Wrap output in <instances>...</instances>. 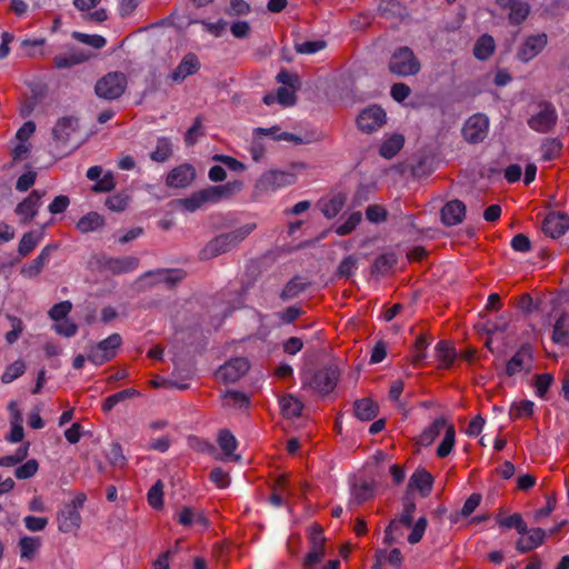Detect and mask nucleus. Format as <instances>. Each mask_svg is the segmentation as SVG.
Returning a JSON list of instances; mask_svg holds the SVG:
<instances>
[{"mask_svg": "<svg viewBox=\"0 0 569 569\" xmlns=\"http://www.w3.org/2000/svg\"><path fill=\"white\" fill-rule=\"evenodd\" d=\"M306 169L303 162L291 163L286 169H272L263 172L254 184V194H272L297 181L298 176Z\"/></svg>", "mask_w": 569, "mask_h": 569, "instance_id": "1", "label": "nucleus"}, {"mask_svg": "<svg viewBox=\"0 0 569 569\" xmlns=\"http://www.w3.org/2000/svg\"><path fill=\"white\" fill-rule=\"evenodd\" d=\"M241 189L242 183L239 181L228 182L222 186H211L191 194L188 198L178 200L177 206L184 211L193 212L207 202H217L240 191Z\"/></svg>", "mask_w": 569, "mask_h": 569, "instance_id": "2", "label": "nucleus"}, {"mask_svg": "<svg viewBox=\"0 0 569 569\" xmlns=\"http://www.w3.org/2000/svg\"><path fill=\"white\" fill-rule=\"evenodd\" d=\"M256 228L254 223H247L227 233L219 234L210 240L200 251L203 260L213 259L236 248Z\"/></svg>", "mask_w": 569, "mask_h": 569, "instance_id": "3", "label": "nucleus"}, {"mask_svg": "<svg viewBox=\"0 0 569 569\" xmlns=\"http://www.w3.org/2000/svg\"><path fill=\"white\" fill-rule=\"evenodd\" d=\"M87 497L83 492L76 493L58 512V529L62 533L77 532L82 523L80 510L82 509Z\"/></svg>", "mask_w": 569, "mask_h": 569, "instance_id": "4", "label": "nucleus"}, {"mask_svg": "<svg viewBox=\"0 0 569 569\" xmlns=\"http://www.w3.org/2000/svg\"><path fill=\"white\" fill-rule=\"evenodd\" d=\"M420 62L408 47L397 49L389 61V69L399 77L415 76L420 71Z\"/></svg>", "mask_w": 569, "mask_h": 569, "instance_id": "5", "label": "nucleus"}, {"mask_svg": "<svg viewBox=\"0 0 569 569\" xmlns=\"http://www.w3.org/2000/svg\"><path fill=\"white\" fill-rule=\"evenodd\" d=\"M339 375L338 368L330 366L318 370L310 378L305 376L302 383L303 387H309L319 393L327 395L337 386Z\"/></svg>", "mask_w": 569, "mask_h": 569, "instance_id": "6", "label": "nucleus"}, {"mask_svg": "<svg viewBox=\"0 0 569 569\" xmlns=\"http://www.w3.org/2000/svg\"><path fill=\"white\" fill-rule=\"evenodd\" d=\"M127 87V78L121 72H110L101 78L96 84V93L103 99L113 100L119 98Z\"/></svg>", "mask_w": 569, "mask_h": 569, "instance_id": "7", "label": "nucleus"}, {"mask_svg": "<svg viewBox=\"0 0 569 569\" xmlns=\"http://www.w3.org/2000/svg\"><path fill=\"white\" fill-rule=\"evenodd\" d=\"M121 342V336L112 333L90 349L88 359L94 365H102L114 358Z\"/></svg>", "mask_w": 569, "mask_h": 569, "instance_id": "8", "label": "nucleus"}, {"mask_svg": "<svg viewBox=\"0 0 569 569\" xmlns=\"http://www.w3.org/2000/svg\"><path fill=\"white\" fill-rule=\"evenodd\" d=\"M547 43L548 38L545 33L528 36L519 44L516 58L523 63H528L542 52Z\"/></svg>", "mask_w": 569, "mask_h": 569, "instance_id": "9", "label": "nucleus"}, {"mask_svg": "<svg viewBox=\"0 0 569 569\" xmlns=\"http://www.w3.org/2000/svg\"><path fill=\"white\" fill-rule=\"evenodd\" d=\"M387 120L386 111L376 104L365 108L357 118L358 128L366 133L380 129Z\"/></svg>", "mask_w": 569, "mask_h": 569, "instance_id": "10", "label": "nucleus"}, {"mask_svg": "<svg viewBox=\"0 0 569 569\" xmlns=\"http://www.w3.org/2000/svg\"><path fill=\"white\" fill-rule=\"evenodd\" d=\"M78 129V121L72 117H66L60 119L53 130V138L56 141L62 146H67L70 148H77L79 146V141L74 139Z\"/></svg>", "mask_w": 569, "mask_h": 569, "instance_id": "11", "label": "nucleus"}, {"mask_svg": "<svg viewBox=\"0 0 569 569\" xmlns=\"http://www.w3.org/2000/svg\"><path fill=\"white\" fill-rule=\"evenodd\" d=\"M489 120L485 114L477 113L471 116L462 128L463 138L470 143L482 141L488 133Z\"/></svg>", "mask_w": 569, "mask_h": 569, "instance_id": "12", "label": "nucleus"}, {"mask_svg": "<svg viewBox=\"0 0 569 569\" xmlns=\"http://www.w3.org/2000/svg\"><path fill=\"white\" fill-rule=\"evenodd\" d=\"M249 370V362L246 358L239 357L227 361L217 371V377L226 382L239 380Z\"/></svg>", "mask_w": 569, "mask_h": 569, "instance_id": "13", "label": "nucleus"}, {"mask_svg": "<svg viewBox=\"0 0 569 569\" xmlns=\"http://www.w3.org/2000/svg\"><path fill=\"white\" fill-rule=\"evenodd\" d=\"M43 191L33 190L17 208L16 213L20 217L22 222L31 221L42 206Z\"/></svg>", "mask_w": 569, "mask_h": 569, "instance_id": "14", "label": "nucleus"}, {"mask_svg": "<svg viewBox=\"0 0 569 569\" xmlns=\"http://www.w3.org/2000/svg\"><path fill=\"white\" fill-rule=\"evenodd\" d=\"M54 244L46 246L40 253L31 261L24 263L20 269V274L27 279L38 277L43 270L44 266L49 262L51 252L56 250Z\"/></svg>", "mask_w": 569, "mask_h": 569, "instance_id": "15", "label": "nucleus"}, {"mask_svg": "<svg viewBox=\"0 0 569 569\" xmlns=\"http://www.w3.org/2000/svg\"><path fill=\"white\" fill-rule=\"evenodd\" d=\"M557 121L556 109L551 104H541L539 111L529 119L531 129L540 132L549 131Z\"/></svg>", "mask_w": 569, "mask_h": 569, "instance_id": "16", "label": "nucleus"}, {"mask_svg": "<svg viewBox=\"0 0 569 569\" xmlns=\"http://www.w3.org/2000/svg\"><path fill=\"white\" fill-rule=\"evenodd\" d=\"M532 352L530 347H521L513 357L508 361L506 367V373L509 377H513L523 372H527L531 367Z\"/></svg>", "mask_w": 569, "mask_h": 569, "instance_id": "17", "label": "nucleus"}, {"mask_svg": "<svg viewBox=\"0 0 569 569\" xmlns=\"http://www.w3.org/2000/svg\"><path fill=\"white\" fill-rule=\"evenodd\" d=\"M138 264V258L127 256L120 258H107L102 261L101 267L104 271L112 274H123L136 270Z\"/></svg>", "mask_w": 569, "mask_h": 569, "instance_id": "18", "label": "nucleus"}, {"mask_svg": "<svg viewBox=\"0 0 569 569\" xmlns=\"http://www.w3.org/2000/svg\"><path fill=\"white\" fill-rule=\"evenodd\" d=\"M433 485V477L425 469H417L408 482V491L419 492L422 497L430 495Z\"/></svg>", "mask_w": 569, "mask_h": 569, "instance_id": "19", "label": "nucleus"}, {"mask_svg": "<svg viewBox=\"0 0 569 569\" xmlns=\"http://www.w3.org/2000/svg\"><path fill=\"white\" fill-rule=\"evenodd\" d=\"M569 228V217L565 213H549L543 222V231L551 238L562 236Z\"/></svg>", "mask_w": 569, "mask_h": 569, "instance_id": "20", "label": "nucleus"}, {"mask_svg": "<svg viewBox=\"0 0 569 569\" xmlns=\"http://www.w3.org/2000/svg\"><path fill=\"white\" fill-rule=\"evenodd\" d=\"M196 176V171L190 164H181L172 169L167 177V184L173 188H184L189 186Z\"/></svg>", "mask_w": 569, "mask_h": 569, "instance_id": "21", "label": "nucleus"}, {"mask_svg": "<svg viewBox=\"0 0 569 569\" xmlns=\"http://www.w3.org/2000/svg\"><path fill=\"white\" fill-rule=\"evenodd\" d=\"M200 68V62L196 54L189 53L183 57L178 67L170 73L173 82H182L187 77L194 74Z\"/></svg>", "mask_w": 569, "mask_h": 569, "instance_id": "22", "label": "nucleus"}, {"mask_svg": "<svg viewBox=\"0 0 569 569\" xmlns=\"http://www.w3.org/2000/svg\"><path fill=\"white\" fill-rule=\"evenodd\" d=\"M546 532L540 528L528 529L525 535L517 541L516 548L519 552L526 553L537 549L545 541Z\"/></svg>", "mask_w": 569, "mask_h": 569, "instance_id": "23", "label": "nucleus"}, {"mask_svg": "<svg viewBox=\"0 0 569 569\" xmlns=\"http://www.w3.org/2000/svg\"><path fill=\"white\" fill-rule=\"evenodd\" d=\"M89 51L80 49H69L67 52L57 54L53 59L54 66L58 69L70 68L81 62H84L90 58Z\"/></svg>", "mask_w": 569, "mask_h": 569, "instance_id": "24", "label": "nucleus"}, {"mask_svg": "<svg viewBox=\"0 0 569 569\" xmlns=\"http://www.w3.org/2000/svg\"><path fill=\"white\" fill-rule=\"evenodd\" d=\"M497 4L503 10H509V20L512 23H521L529 13V4L521 0H497Z\"/></svg>", "mask_w": 569, "mask_h": 569, "instance_id": "25", "label": "nucleus"}, {"mask_svg": "<svg viewBox=\"0 0 569 569\" xmlns=\"http://www.w3.org/2000/svg\"><path fill=\"white\" fill-rule=\"evenodd\" d=\"M465 214V204L459 200H452L442 208L441 220L446 226H456L463 220Z\"/></svg>", "mask_w": 569, "mask_h": 569, "instance_id": "26", "label": "nucleus"}, {"mask_svg": "<svg viewBox=\"0 0 569 569\" xmlns=\"http://www.w3.org/2000/svg\"><path fill=\"white\" fill-rule=\"evenodd\" d=\"M416 509L413 502H407L403 508V512L400 516L399 520H392L388 528L385 531V542L393 543L396 541V537L393 531L398 528L399 523H403L405 526H411L412 523V515Z\"/></svg>", "mask_w": 569, "mask_h": 569, "instance_id": "27", "label": "nucleus"}, {"mask_svg": "<svg viewBox=\"0 0 569 569\" xmlns=\"http://www.w3.org/2000/svg\"><path fill=\"white\" fill-rule=\"evenodd\" d=\"M218 443L226 459L233 461H239L241 459L240 455L234 453V450L238 447V441L229 430L223 429L219 432Z\"/></svg>", "mask_w": 569, "mask_h": 569, "instance_id": "28", "label": "nucleus"}, {"mask_svg": "<svg viewBox=\"0 0 569 569\" xmlns=\"http://www.w3.org/2000/svg\"><path fill=\"white\" fill-rule=\"evenodd\" d=\"M184 273L181 270H158L148 272L144 274L146 280H150L151 283H164L167 286H173L178 281L182 280Z\"/></svg>", "mask_w": 569, "mask_h": 569, "instance_id": "29", "label": "nucleus"}, {"mask_svg": "<svg viewBox=\"0 0 569 569\" xmlns=\"http://www.w3.org/2000/svg\"><path fill=\"white\" fill-rule=\"evenodd\" d=\"M450 425L443 418L435 420L429 427H427L419 436L418 443L420 446H430L435 439Z\"/></svg>", "mask_w": 569, "mask_h": 569, "instance_id": "30", "label": "nucleus"}, {"mask_svg": "<svg viewBox=\"0 0 569 569\" xmlns=\"http://www.w3.org/2000/svg\"><path fill=\"white\" fill-rule=\"evenodd\" d=\"M100 2L101 0H73L76 8L82 12H88L87 18L94 22H102L108 17L104 9H97L90 12V10L94 9Z\"/></svg>", "mask_w": 569, "mask_h": 569, "instance_id": "31", "label": "nucleus"}, {"mask_svg": "<svg viewBox=\"0 0 569 569\" xmlns=\"http://www.w3.org/2000/svg\"><path fill=\"white\" fill-rule=\"evenodd\" d=\"M405 138L400 133H392L383 140L380 147V154L386 159L393 158L403 147Z\"/></svg>", "mask_w": 569, "mask_h": 569, "instance_id": "32", "label": "nucleus"}, {"mask_svg": "<svg viewBox=\"0 0 569 569\" xmlns=\"http://www.w3.org/2000/svg\"><path fill=\"white\" fill-rule=\"evenodd\" d=\"M552 340L561 346H569V316L561 313L553 326Z\"/></svg>", "mask_w": 569, "mask_h": 569, "instance_id": "33", "label": "nucleus"}, {"mask_svg": "<svg viewBox=\"0 0 569 569\" xmlns=\"http://www.w3.org/2000/svg\"><path fill=\"white\" fill-rule=\"evenodd\" d=\"M355 415L362 421L372 420L378 415V405L369 398L360 399L355 402Z\"/></svg>", "mask_w": 569, "mask_h": 569, "instance_id": "34", "label": "nucleus"}, {"mask_svg": "<svg viewBox=\"0 0 569 569\" xmlns=\"http://www.w3.org/2000/svg\"><path fill=\"white\" fill-rule=\"evenodd\" d=\"M41 538L33 536H23L19 540L20 557L26 560H32L41 547Z\"/></svg>", "mask_w": 569, "mask_h": 569, "instance_id": "35", "label": "nucleus"}, {"mask_svg": "<svg viewBox=\"0 0 569 569\" xmlns=\"http://www.w3.org/2000/svg\"><path fill=\"white\" fill-rule=\"evenodd\" d=\"M43 233L41 231L26 232L18 244V253L21 257L28 256L42 240Z\"/></svg>", "mask_w": 569, "mask_h": 569, "instance_id": "36", "label": "nucleus"}, {"mask_svg": "<svg viewBox=\"0 0 569 569\" xmlns=\"http://www.w3.org/2000/svg\"><path fill=\"white\" fill-rule=\"evenodd\" d=\"M104 224V219L97 212H89L83 216L77 223V228L82 233L97 231Z\"/></svg>", "mask_w": 569, "mask_h": 569, "instance_id": "37", "label": "nucleus"}, {"mask_svg": "<svg viewBox=\"0 0 569 569\" xmlns=\"http://www.w3.org/2000/svg\"><path fill=\"white\" fill-rule=\"evenodd\" d=\"M178 520L183 526H197L199 528L207 527V520L203 513L191 508H183L179 512Z\"/></svg>", "mask_w": 569, "mask_h": 569, "instance_id": "38", "label": "nucleus"}, {"mask_svg": "<svg viewBox=\"0 0 569 569\" xmlns=\"http://www.w3.org/2000/svg\"><path fill=\"white\" fill-rule=\"evenodd\" d=\"M345 204L346 197L341 193H338L331 197L330 199L322 201L321 211L327 218L331 219L335 218L342 210Z\"/></svg>", "mask_w": 569, "mask_h": 569, "instance_id": "39", "label": "nucleus"}, {"mask_svg": "<svg viewBox=\"0 0 569 569\" xmlns=\"http://www.w3.org/2000/svg\"><path fill=\"white\" fill-rule=\"evenodd\" d=\"M361 220L362 214L360 211L350 212L342 222L336 223L335 232L339 236L349 234L357 228Z\"/></svg>", "mask_w": 569, "mask_h": 569, "instance_id": "40", "label": "nucleus"}, {"mask_svg": "<svg viewBox=\"0 0 569 569\" xmlns=\"http://www.w3.org/2000/svg\"><path fill=\"white\" fill-rule=\"evenodd\" d=\"M535 409V403L531 400H518L513 401L509 416L512 420L529 418L532 416Z\"/></svg>", "mask_w": 569, "mask_h": 569, "instance_id": "41", "label": "nucleus"}, {"mask_svg": "<svg viewBox=\"0 0 569 569\" xmlns=\"http://www.w3.org/2000/svg\"><path fill=\"white\" fill-rule=\"evenodd\" d=\"M496 44L493 38L491 36L483 34L477 41L473 53L479 60H486L493 53Z\"/></svg>", "mask_w": 569, "mask_h": 569, "instance_id": "42", "label": "nucleus"}, {"mask_svg": "<svg viewBox=\"0 0 569 569\" xmlns=\"http://www.w3.org/2000/svg\"><path fill=\"white\" fill-rule=\"evenodd\" d=\"M302 403L292 396H286L280 400L281 412L286 418H296L301 415Z\"/></svg>", "mask_w": 569, "mask_h": 569, "instance_id": "43", "label": "nucleus"}, {"mask_svg": "<svg viewBox=\"0 0 569 569\" xmlns=\"http://www.w3.org/2000/svg\"><path fill=\"white\" fill-rule=\"evenodd\" d=\"M278 131L279 130L276 127L269 128V129L257 128V129H254V134L256 136H270L274 140L290 141V142L296 143V144L305 142L300 137H298L296 134H292V133H289V132L278 133Z\"/></svg>", "mask_w": 569, "mask_h": 569, "instance_id": "44", "label": "nucleus"}, {"mask_svg": "<svg viewBox=\"0 0 569 569\" xmlns=\"http://www.w3.org/2000/svg\"><path fill=\"white\" fill-rule=\"evenodd\" d=\"M456 442V431L452 425L446 428L443 439L441 440L440 445L437 448V455L440 458L447 457Z\"/></svg>", "mask_w": 569, "mask_h": 569, "instance_id": "45", "label": "nucleus"}, {"mask_svg": "<svg viewBox=\"0 0 569 569\" xmlns=\"http://www.w3.org/2000/svg\"><path fill=\"white\" fill-rule=\"evenodd\" d=\"M497 522L502 528H515L519 535L527 532V523L523 521L521 515L513 513L509 517L498 518Z\"/></svg>", "mask_w": 569, "mask_h": 569, "instance_id": "46", "label": "nucleus"}, {"mask_svg": "<svg viewBox=\"0 0 569 569\" xmlns=\"http://www.w3.org/2000/svg\"><path fill=\"white\" fill-rule=\"evenodd\" d=\"M436 357L439 361L442 362V366L448 367L453 362L456 358V351L449 342L440 341L436 346Z\"/></svg>", "mask_w": 569, "mask_h": 569, "instance_id": "47", "label": "nucleus"}, {"mask_svg": "<svg viewBox=\"0 0 569 569\" xmlns=\"http://www.w3.org/2000/svg\"><path fill=\"white\" fill-rule=\"evenodd\" d=\"M373 495V486L369 482L355 483L351 488L352 501L360 503L368 500Z\"/></svg>", "mask_w": 569, "mask_h": 569, "instance_id": "48", "label": "nucleus"}, {"mask_svg": "<svg viewBox=\"0 0 569 569\" xmlns=\"http://www.w3.org/2000/svg\"><path fill=\"white\" fill-rule=\"evenodd\" d=\"M26 371V363L22 360H16L9 365L2 373L1 381L10 383L21 377Z\"/></svg>", "mask_w": 569, "mask_h": 569, "instance_id": "49", "label": "nucleus"}, {"mask_svg": "<svg viewBox=\"0 0 569 569\" xmlns=\"http://www.w3.org/2000/svg\"><path fill=\"white\" fill-rule=\"evenodd\" d=\"M222 399L226 407L243 408L249 403L248 397L243 392L236 390L226 391Z\"/></svg>", "mask_w": 569, "mask_h": 569, "instance_id": "50", "label": "nucleus"}, {"mask_svg": "<svg viewBox=\"0 0 569 569\" xmlns=\"http://www.w3.org/2000/svg\"><path fill=\"white\" fill-rule=\"evenodd\" d=\"M562 149V144L557 139H547L541 146L542 159L546 161L557 158Z\"/></svg>", "mask_w": 569, "mask_h": 569, "instance_id": "51", "label": "nucleus"}, {"mask_svg": "<svg viewBox=\"0 0 569 569\" xmlns=\"http://www.w3.org/2000/svg\"><path fill=\"white\" fill-rule=\"evenodd\" d=\"M52 329L56 331V333L66 338H70L77 333L78 326L70 318H67L59 321H54Z\"/></svg>", "mask_w": 569, "mask_h": 569, "instance_id": "52", "label": "nucleus"}, {"mask_svg": "<svg viewBox=\"0 0 569 569\" xmlns=\"http://www.w3.org/2000/svg\"><path fill=\"white\" fill-rule=\"evenodd\" d=\"M172 146L170 140L162 138L157 142L156 150L151 153V159L158 162L166 161L171 154Z\"/></svg>", "mask_w": 569, "mask_h": 569, "instance_id": "53", "label": "nucleus"}, {"mask_svg": "<svg viewBox=\"0 0 569 569\" xmlns=\"http://www.w3.org/2000/svg\"><path fill=\"white\" fill-rule=\"evenodd\" d=\"M397 261L395 253L388 252L379 256L372 266V271L377 273L387 272Z\"/></svg>", "mask_w": 569, "mask_h": 569, "instance_id": "54", "label": "nucleus"}, {"mask_svg": "<svg viewBox=\"0 0 569 569\" xmlns=\"http://www.w3.org/2000/svg\"><path fill=\"white\" fill-rule=\"evenodd\" d=\"M429 342L422 336L418 337L411 351V361L415 365L420 363L427 358V348Z\"/></svg>", "mask_w": 569, "mask_h": 569, "instance_id": "55", "label": "nucleus"}, {"mask_svg": "<svg viewBox=\"0 0 569 569\" xmlns=\"http://www.w3.org/2000/svg\"><path fill=\"white\" fill-rule=\"evenodd\" d=\"M129 203V196L127 193H116L110 197H108L106 201V206L111 211L121 212L123 211Z\"/></svg>", "mask_w": 569, "mask_h": 569, "instance_id": "56", "label": "nucleus"}, {"mask_svg": "<svg viewBox=\"0 0 569 569\" xmlns=\"http://www.w3.org/2000/svg\"><path fill=\"white\" fill-rule=\"evenodd\" d=\"M137 395L134 389H126L109 396L103 402V410H111L117 403Z\"/></svg>", "mask_w": 569, "mask_h": 569, "instance_id": "57", "label": "nucleus"}, {"mask_svg": "<svg viewBox=\"0 0 569 569\" xmlns=\"http://www.w3.org/2000/svg\"><path fill=\"white\" fill-rule=\"evenodd\" d=\"M72 37L82 43L91 46L94 49H100L106 44V39L99 34H87L74 31Z\"/></svg>", "mask_w": 569, "mask_h": 569, "instance_id": "58", "label": "nucleus"}, {"mask_svg": "<svg viewBox=\"0 0 569 569\" xmlns=\"http://www.w3.org/2000/svg\"><path fill=\"white\" fill-rule=\"evenodd\" d=\"M297 87H281L277 91V102L283 107H290L296 103Z\"/></svg>", "mask_w": 569, "mask_h": 569, "instance_id": "59", "label": "nucleus"}, {"mask_svg": "<svg viewBox=\"0 0 569 569\" xmlns=\"http://www.w3.org/2000/svg\"><path fill=\"white\" fill-rule=\"evenodd\" d=\"M325 47H326V41L312 40V41H305L301 43H297L296 50H297V52L302 53V54H313V53H317V52L321 51L322 49H325Z\"/></svg>", "mask_w": 569, "mask_h": 569, "instance_id": "60", "label": "nucleus"}, {"mask_svg": "<svg viewBox=\"0 0 569 569\" xmlns=\"http://www.w3.org/2000/svg\"><path fill=\"white\" fill-rule=\"evenodd\" d=\"M71 309H72V303L70 301L59 302V303L54 305L50 309L49 317L53 321H59V320H62V319H67L68 315L71 311Z\"/></svg>", "mask_w": 569, "mask_h": 569, "instance_id": "61", "label": "nucleus"}, {"mask_svg": "<svg viewBox=\"0 0 569 569\" xmlns=\"http://www.w3.org/2000/svg\"><path fill=\"white\" fill-rule=\"evenodd\" d=\"M163 486L161 481H158L154 486H152L148 492V502L149 505L154 508L159 509L163 505Z\"/></svg>", "mask_w": 569, "mask_h": 569, "instance_id": "62", "label": "nucleus"}, {"mask_svg": "<svg viewBox=\"0 0 569 569\" xmlns=\"http://www.w3.org/2000/svg\"><path fill=\"white\" fill-rule=\"evenodd\" d=\"M358 268V259L355 256L346 257L338 267V273L341 277H351Z\"/></svg>", "mask_w": 569, "mask_h": 569, "instance_id": "63", "label": "nucleus"}, {"mask_svg": "<svg viewBox=\"0 0 569 569\" xmlns=\"http://www.w3.org/2000/svg\"><path fill=\"white\" fill-rule=\"evenodd\" d=\"M38 468V462L34 459H30L18 467L14 471V475L18 479H28L36 475Z\"/></svg>", "mask_w": 569, "mask_h": 569, "instance_id": "64", "label": "nucleus"}]
</instances>
